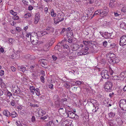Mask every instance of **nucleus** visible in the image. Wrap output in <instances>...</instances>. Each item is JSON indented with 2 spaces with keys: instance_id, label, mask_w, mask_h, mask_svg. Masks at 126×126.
Returning a JSON list of instances; mask_svg holds the SVG:
<instances>
[{
  "instance_id": "obj_61",
  "label": "nucleus",
  "mask_w": 126,
  "mask_h": 126,
  "mask_svg": "<svg viewBox=\"0 0 126 126\" xmlns=\"http://www.w3.org/2000/svg\"><path fill=\"white\" fill-rule=\"evenodd\" d=\"M11 69L13 72H15L16 71V68L14 66L11 67Z\"/></svg>"
},
{
  "instance_id": "obj_58",
  "label": "nucleus",
  "mask_w": 126,
  "mask_h": 126,
  "mask_svg": "<svg viewBox=\"0 0 126 126\" xmlns=\"http://www.w3.org/2000/svg\"><path fill=\"white\" fill-rule=\"evenodd\" d=\"M49 87L51 89H53V85L52 84H50L49 85Z\"/></svg>"
},
{
  "instance_id": "obj_25",
  "label": "nucleus",
  "mask_w": 126,
  "mask_h": 126,
  "mask_svg": "<svg viewBox=\"0 0 126 126\" xmlns=\"http://www.w3.org/2000/svg\"><path fill=\"white\" fill-rule=\"evenodd\" d=\"M120 27L121 28L126 30V24L124 22H122L120 24Z\"/></svg>"
},
{
  "instance_id": "obj_6",
  "label": "nucleus",
  "mask_w": 126,
  "mask_h": 126,
  "mask_svg": "<svg viewBox=\"0 0 126 126\" xmlns=\"http://www.w3.org/2000/svg\"><path fill=\"white\" fill-rule=\"evenodd\" d=\"M101 75L102 78L104 79H108L109 77L108 72L106 70L102 71L101 73Z\"/></svg>"
},
{
  "instance_id": "obj_17",
  "label": "nucleus",
  "mask_w": 126,
  "mask_h": 126,
  "mask_svg": "<svg viewBox=\"0 0 126 126\" xmlns=\"http://www.w3.org/2000/svg\"><path fill=\"white\" fill-rule=\"evenodd\" d=\"M79 46L77 44H75L72 47L71 50L72 51H76L79 48Z\"/></svg>"
},
{
  "instance_id": "obj_24",
  "label": "nucleus",
  "mask_w": 126,
  "mask_h": 126,
  "mask_svg": "<svg viewBox=\"0 0 126 126\" xmlns=\"http://www.w3.org/2000/svg\"><path fill=\"white\" fill-rule=\"evenodd\" d=\"M104 35H107V37L108 38L109 37L112 38L114 36L113 35L112 32L110 33H109L108 32H105L104 33Z\"/></svg>"
},
{
  "instance_id": "obj_53",
  "label": "nucleus",
  "mask_w": 126,
  "mask_h": 126,
  "mask_svg": "<svg viewBox=\"0 0 126 126\" xmlns=\"http://www.w3.org/2000/svg\"><path fill=\"white\" fill-rule=\"evenodd\" d=\"M13 18L15 20H17L19 19V17L18 16H16V15L14 16L13 17Z\"/></svg>"
},
{
  "instance_id": "obj_23",
  "label": "nucleus",
  "mask_w": 126,
  "mask_h": 126,
  "mask_svg": "<svg viewBox=\"0 0 126 126\" xmlns=\"http://www.w3.org/2000/svg\"><path fill=\"white\" fill-rule=\"evenodd\" d=\"M108 115L110 118H112L115 116V114L114 112L112 111L108 114Z\"/></svg>"
},
{
  "instance_id": "obj_5",
  "label": "nucleus",
  "mask_w": 126,
  "mask_h": 126,
  "mask_svg": "<svg viewBox=\"0 0 126 126\" xmlns=\"http://www.w3.org/2000/svg\"><path fill=\"white\" fill-rule=\"evenodd\" d=\"M84 49V50L87 51L88 52V54H90L91 53H93L94 52V47L91 46L89 47L87 45L85 46L84 47V48L82 49V50Z\"/></svg>"
},
{
  "instance_id": "obj_54",
  "label": "nucleus",
  "mask_w": 126,
  "mask_h": 126,
  "mask_svg": "<svg viewBox=\"0 0 126 126\" xmlns=\"http://www.w3.org/2000/svg\"><path fill=\"white\" fill-rule=\"evenodd\" d=\"M111 121L112 120H111L110 121H109V122H108V125L110 126H114L113 124L111 122Z\"/></svg>"
},
{
  "instance_id": "obj_18",
  "label": "nucleus",
  "mask_w": 126,
  "mask_h": 126,
  "mask_svg": "<svg viewBox=\"0 0 126 126\" xmlns=\"http://www.w3.org/2000/svg\"><path fill=\"white\" fill-rule=\"evenodd\" d=\"M62 126H69L70 124L67 121L62 120L61 122Z\"/></svg>"
},
{
  "instance_id": "obj_30",
  "label": "nucleus",
  "mask_w": 126,
  "mask_h": 126,
  "mask_svg": "<svg viewBox=\"0 0 126 126\" xmlns=\"http://www.w3.org/2000/svg\"><path fill=\"white\" fill-rule=\"evenodd\" d=\"M39 114L41 116H43L46 113V112L44 111H43L42 110H40L38 112Z\"/></svg>"
},
{
  "instance_id": "obj_10",
  "label": "nucleus",
  "mask_w": 126,
  "mask_h": 126,
  "mask_svg": "<svg viewBox=\"0 0 126 126\" xmlns=\"http://www.w3.org/2000/svg\"><path fill=\"white\" fill-rule=\"evenodd\" d=\"M45 29L47 31H48V33L49 34L51 33H53L54 32V28L51 26L46 27Z\"/></svg>"
},
{
  "instance_id": "obj_49",
  "label": "nucleus",
  "mask_w": 126,
  "mask_h": 126,
  "mask_svg": "<svg viewBox=\"0 0 126 126\" xmlns=\"http://www.w3.org/2000/svg\"><path fill=\"white\" fill-rule=\"evenodd\" d=\"M40 79L41 81L43 83H44L45 82V78L44 77L42 76L40 77Z\"/></svg>"
},
{
  "instance_id": "obj_20",
  "label": "nucleus",
  "mask_w": 126,
  "mask_h": 126,
  "mask_svg": "<svg viewBox=\"0 0 126 126\" xmlns=\"http://www.w3.org/2000/svg\"><path fill=\"white\" fill-rule=\"evenodd\" d=\"M3 113L4 115H5L8 117H10V113L7 110H4Z\"/></svg>"
},
{
  "instance_id": "obj_41",
  "label": "nucleus",
  "mask_w": 126,
  "mask_h": 126,
  "mask_svg": "<svg viewBox=\"0 0 126 126\" xmlns=\"http://www.w3.org/2000/svg\"><path fill=\"white\" fill-rule=\"evenodd\" d=\"M20 91L21 90L20 89L17 88V89L14 92L15 93L17 94H19Z\"/></svg>"
},
{
  "instance_id": "obj_27",
  "label": "nucleus",
  "mask_w": 126,
  "mask_h": 126,
  "mask_svg": "<svg viewBox=\"0 0 126 126\" xmlns=\"http://www.w3.org/2000/svg\"><path fill=\"white\" fill-rule=\"evenodd\" d=\"M18 69L19 70L24 73L26 70V68L25 67H23L22 66H19L18 67Z\"/></svg>"
},
{
  "instance_id": "obj_32",
  "label": "nucleus",
  "mask_w": 126,
  "mask_h": 126,
  "mask_svg": "<svg viewBox=\"0 0 126 126\" xmlns=\"http://www.w3.org/2000/svg\"><path fill=\"white\" fill-rule=\"evenodd\" d=\"M38 40H34V39L32 38V41H31L32 44L33 45H36L38 42Z\"/></svg>"
},
{
  "instance_id": "obj_33",
  "label": "nucleus",
  "mask_w": 126,
  "mask_h": 126,
  "mask_svg": "<svg viewBox=\"0 0 126 126\" xmlns=\"http://www.w3.org/2000/svg\"><path fill=\"white\" fill-rule=\"evenodd\" d=\"M35 93L37 96H39L40 95L39 90L38 88H36L35 89Z\"/></svg>"
},
{
  "instance_id": "obj_19",
  "label": "nucleus",
  "mask_w": 126,
  "mask_h": 126,
  "mask_svg": "<svg viewBox=\"0 0 126 126\" xmlns=\"http://www.w3.org/2000/svg\"><path fill=\"white\" fill-rule=\"evenodd\" d=\"M101 13V16H103V15L104 16L106 15L108 13L109 11L107 10V11H105L104 10H100Z\"/></svg>"
},
{
  "instance_id": "obj_15",
  "label": "nucleus",
  "mask_w": 126,
  "mask_h": 126,
  "mask_svg": "<svg viewBox=\"0 0 126 126\" xmlns=\"http://www.w3.org/2000/svg\"><path fill=\"white\" fill-rule=\"evenodd\" d=\"M115 120L117 122L118 125L119 126L123 124V122L121 118L119 117L116 118Z\"/></svg>"
},
{
  "instance_id": "obj_3",
  "label": "nucleus",
  "mask_w": 126,
  "mask_h": 126,
  "mask_svg": "<svg viewBox=\"0 0 126 126\" xmlns=\"http://www.w3.org/2000/svg\"><path fill=\"white\" fill-rule=\"evenodd\" d=\"M120 77L123 79L126 78V71L121 72L119 75V77L116 75L112 76V79L114 80H118L120 79Z\"/></svg>"
},
{
  "instance_id": "obj_47",
  "label": "nucleus",
  "mask_w": 126,
  "mask_h": 126,
  "mask_svg": "<svg viewBox=\"0 0 126 126\" xmlns=\"http://www.w3.org/2000/svg\"><path fill=\"white\" fill-rule=\"evenodd\" d=\"M9 41L10 43L11 44H12L14 41V39L11 38L9 39Z\"/></svg>"
},
{
  "instance_id": "obj_38",
  "label": "nucleus",
  "mask_w": 126,
  "mask_h": 126,
  "mask_svg": "<svg viewBox=\"0 0 126 126\" xmlns=\"http://www.w3.org/2000/svg\"><path fill=\"white\" fill-rule=\"evenodd\" d=\"M73 35V33L72 31H71L70 32H68L67 33V35L69 37H71V36Z\"/></svg>"
},
{
  "instance_id": "obj_8",
  "label": "nucleus",
  "mask_w": 126,
  "mask_h": 126,
  "mask_svg": "<svg viewBox=\"0 0 126 126\" xmlns=\"http://www.w3.org/2000/svg\"><path fill=\"white\" fill-rule=\"evenodd\" d=\"M92 12H90L89 11H88L87 13L86 14L87 16H83L81 17V19L83 20H84L85 19L87 20V18H88V17L89 18L91 17V15H92Z\"/></svg>"
},
{
  "instance_id": "obj_46",
  "label": "nucleus",
  "mask_w": 126,
  "mask_h": 126,
  "mask_svg": "<svg viewBox=\"0 0 126 126\" xmlns=\"http://www.w3.org/2000/svg\"><path fill=\"white\" fill-rule=\"evenodd\" d=\"M82 82L83 83L82 81L81 82L80 81H77L75 82V83L76 85H80L82 84Z\"/></svg>"
},
{
  "instance_id": "obj_22",
  "label": "nucleus",
  "mask_w": 126,
  "mask_h": 126,
  "mask_svg": "<svg viewBox=\"0 0 126 126\" xmlns=\"http://www.w3.org/2000/svg\"><path fill=\"white\" fill-rule=\"evenodd\" d=\"M34 36H36L37 37H41L43 36V32L42 31H38L36 33H34Z\"/></svg>"
},
{
  "instance_id": "obj_14",
  "label": "nucleus",
  "mask_w": 126,
  "mask_h": 126,
  "mask_svg": "<svg viewBox=\"0 0 126 126\" xmlns=\"http://www.w3.org/2000/svg\"><path fill=\"white\" fill-rule=\"evenodd\" d=\"M83 48H82V51L79 52L77 54L78 56H81L88 54V53L87 51L84 50L83 49L82 50V49Z\"/></svg>"
},
{
  "instance_id": "obj_52",
  "label": "nucleus",
  "mask_w": 126,
  "mask_h": 126,
  "mask_svg": "<svg viewBox=\"0 0 126 126\" xmlns=\"http://www.w3.org/2000/svg\"><path fill=\"white\" fill-rule=\"evenodd\" d=\"M4 74V72L3 70H1L0 71V75L2 76H3Z\"/></svg>"
},
{
  "instance_id": "obj_12",
  "label": "nucleus",
  "mask_w": 126,
  "mask_h": 126,
  "mask_svg": "<svg viewBox=\"0 0 126 126\" xmlns=\"http://www.w3.org/2000/svg\"><path fill=\"white\" fill-rule=\"evenodd\" d=\"M119 106L120 108L123 107V106L126 104V99H121L119 102Z\"/></svg>"
},
{
  "instance_id": "obj_34",
  "label": "nucleus",
  "mask_w": 126,
  "mask_h": 126,
  "mask_svg": "<svg viewBox=\"0 0 126 126\" xmlns=\"http://www.w3.org/2000/svg\"><path fill=\"white\" fill-rule=\"evenodd\" d=\"M30 89L31 92L34 93L35 89L34 87L33 86H31L30 87Z\"/></svg>"
},
{
  "instance_id": "obj_36",
  "label": "nucleus",
  "mask_w": 126,
  "mask_h": 126,
  "mask_svg": "<svg viewBox=\"0 0 126 126\" xmlns=\"http://www.w3.org/2000/svg\"><path fill=\"white\" fill-rule=\"evenodd\" d=\"M16 55L15 53H14L13 54H12L11 55V57H10L13 59H15V58L17 59L18 58V57L16 56Z\"/></svg>"
},
{
  "instance_id": "obj_9",
  "label": "nucleus",
  "mask_w": 126,
  "mask_h": 126,
  "mask_svg": "<svg viewBox=\"0 0 126 126\" xmlns=\"http://www.w3.org/2000/svg\"><path fill=\"white\" fill-rule=\"evenodd\" d=\"M57 16L59 19L60 20V21L61 22L63 20L64 14L63 12H61L60 13H58Z\"/></svg>"
},
{
  "instance_id": "obj_48",
  "label": "nucleus",
  "mask_w": 126,
  "mask_h": 126,
  "mask_svg": "<svg viewBox=\"0 0 126 126\" xmlns=\"http://www.w3.org/2000/svg\"><path fill=\"white\" fill-rule=\"evenodd\" d=\"M103 46L104 47H106L107 46L108 43L107 41H105L103 43Z\"/></svg>"
},
{
  "instance_id": "obj_29",
  "label": "nucleus",
  "mask_w": 126,
  "mask_h": 126,
  "mask_svg": "<svg viewBox=\"0 0 126 126\" xmlns=\"http://www.w3.org/2000/svg\"><path fill=\"white\" fill-rule=\"evenodd\" d=\"M47 61L45 59H43L42 60L41 62L43 64V65H42L43 67L44 68L45 67L44 66L45 65L47 64Z\"/></svg>"
},
{
  "instance_id": "obj_56",
  "label": "nucleus",
  "mask_w": 126,
  "mask_h": 126,
  "mask_svg": "<svg viewBox=\"0 0 126 126\" xmlns=\"http://www.w3.org/2000/svg\"><path fill=\"white\" fill-rule=\"evenodd\" d=\"M16 31L17 32H19L21 30V29L19 27H17L16 29Z\"/></svg>"
},
{
  "instance_id": "obj_63",
  "label": "nucleus",
  "mask_w": 126,
  "mask_h": 126,
  "mask_svg": "<svg viewBox=\"0 0 126 126\" xmlns=\"http://www.w3.org/2000/svg\"><path fill=\"white\" fill-rule=\"evenodd\" d=\"M33 8V7L32 6L30 5L29 6L28 9L29 10L31 11L32 10Z\"/></svg>"
},
{
  "instance_id": "obj_2",
  "label": "nucleus",
  "mask_w": 126,
  "mask_h": 126,
  "mask_svg": "<svg viewBox=\"0 0 126 126\" xmlns=\"http://www.w3.org/2000/svg\"><path fill=\"white\" fill-rule=\"evenodd\" d=\"M112 83L111 81H107L105 83V88L107 92H111L112 90Z\"/></svg>"
},
{
  "instance_id": "obj_42",
  "label": "nucleus",
  "mask_w": 126,
  "mask_h": 126,
  "mask_svg": "<svg viewBox=\"0 0 126 126\" xmlns=\"http://www.w3.org/2000/svg\"><path fill=\"white\" fill-rule=\"evenodd\" d=\"M114 2H110L109 3L110 6L111 8H113L114 7Z\"/></svg>"
},
{
  "instance_id": "obj_26",
  "label": "nucleus",
  "mask_w": 126,
  "mask_h": 126,
  "mask_svg": "<svg viewBox=\"0 0 126 126\" xmlns=\"http://www.w3.org/2000/svg\"><path fill=\"white\" fill-rule=\"evenodd\" d=\"M32 38L33 39L34 41V40H38V38L36 36H34V35H33L32 34H31L30 35V39L31 41H32Z\"/></svg>"
},
{
  "instance_id": "obj_44",
  "label": "nucleus",
  "mask_w": 126,
  "mask_h": 126,
  "mask_svg": "<svg viewBox=\"0 0 126 126\" xmlns=\"http://www.w3.org/2000/svg\"><path fill=\"white\" fill-rule=\"evenodd\" d=\"M122 12L126 13V5L123 6L121 9Z\"/></svg>"
},
{
  "instance_id": "obj_35",
  "label": "nucleus",
  "mask_w": 126,
  "mask_h": 126,
  "mask_svg": "<svg viewBox=\"0 0 126 126\" xmlns=\"http://www.w3.org/2000/svg\"><path fill=\"white\" fill-rule=\"evenodd\" d=\"M53 121H50L47 123L46 126H53Z\"/></svg>"
},
{
  "instance_id": "obj_7",
  "label": "nucleus",
  "mask_w": 126,
  "mask_h": 126,
  "mask_svg": "<svg viewBox=\"0 0 126 126\" xmlns=\"http://www.w3.org/2000/svg\"><path fill=\"white\" fill-rule=\"evenodd\" d=\"M119 44L120 46H122L126 45V35H124L120 38Z\"/></svg>"
},
{
  "instance_id": "obj_28",
  "label": "nucleus",
  "mask_w": 126,
  "mask_h": 126,
  "mask_svg": "<svg viewBox=\"0 0 126 126\" xmlns=\"http://www.w3.org/2000/svg\"><path fill=\"white\" fill-rule=\"evenodd\" d=\"M10 115L12 118H15L17 116V114L15 111L12 112L10 113Z\"/></svg>"
},
{
  "instance_id": "obj_39",
  "label": "nucleus",
  "mask_w": 126,
  "mask_h": 126,
  "mask_svg": "<svg viewBox=\"0 0 126 126\" xmlns=\"http://www.w3.org/2000/svg\"><path fill=\"white\" fill-rule=\"evenodd\" d=\"M115 47H116V46L115 44L113 43L111 44L110 46L109 47V48H110L109 49H111L112 48H115Z\"/></svg>"
},
{
  "instance_id": "obj_51",
  "label": "nucleus",
  "mask_w": 126,
  "mask_h": 126,
  "mask_svg": "<svg viewBox=\"0 0 126 126\" xmlns=\"http://www.w3.org/2000/svg\"><path fill=\"white\" fill-rule=\"evenodd\" d=\"M16 125H17V126H22L20 121H17L16 122Z\"/></svg>"
},
{
  "instance_id": "obj_31",
  "label": "nucleus",
  "mask_w": 126,
  "mask_h": 126,
  "mask_svg": "<svg viewBox=\"0 0 126 126\" xmlns=\"http://www.w3.org/2000/svg\"><path fill=\"white\" fill-rule=\"evenodd\" d=\"M31 16V15L30 13H27L25 14L24 16V17L25 18H28Z\"/></svg>"
},
{
  "instance_id": "obj_13",
  "label": "nucleus",
  "mask_w": 126,
  "mask_h": 126,
  "mask_svg": "<svg viewBox=\"0 0 126 126\" xmlns=\"http://www.w3.org/2000/svg\"><path fill=\"white\" fill-rule=\"evenodd\" d=\"M40 18V14L39 13L36 14L35 16V21L34 23L35 24H37Z\"/></svg>"
},
{
  "instance_id": "obj_50",
  "label": "nucleus",
  "mask_w": 126,
  "mask_h": 126,
  "mask_svg": "<svg viewBox=\"0 0 126 126\" xmlns=\"http://www.w3.org/2000/svg\"><path fill=\"white\" fill-rule=\"evenodd\" d=\"M121 108L123 110L126 111V104L123 106V107H122Z\"/></svg>"
},
{
  "instance_id": "obj_37",
  "label": "nucleus",
  "mask_w": 126,
  "mask_h": 126,
  "mask_svg": "<svg viewBox=\"0 0 126 126\" xmlns=\"http://www.w3.org/2000/svg\"><path fill=\"white\" fill-rule=\"evenodd\" d=\"M51 15L53 17H55L56 16V14L55 13H54V11L53 9L51 10Z\"/></svg>"
},
{
  "instance_id": "obj_60",
  "label": "nucleus",
  "mask_w": 126,
  "mask_h": 126,
  "mask_svg": "<svg viewBox=\"0 0 126 126\" xmlns=\"http://www.w3.org/2000/svg\"><path fill=\"white\" fill-rule=\"evenodd\" d=\"M52 58L53 60L54 61H56L57 59V57L55 55H53L52 56Z\"/></svg>"
},
{
  "instance_id": "obj_21",
  "label": "nucleus",
  "mask_w": 126,
  "mask_h": 126,
  "mask_svg": "<svg viewBox=\"0 0 126 126\" xmlns=\"http://www.w3.org/2000/svg\"><path fill=\"white\" fill-rule=\"evenodd\" d=\"M92 41H83V43L85 45V46L87 45L89 46V44L90 45V44L92 45Z\"/></svg>"
},
{
  "instance_id": "obj_4",
  "label": "nucleus",
  "mask_w": 126,
  "mask_h": 126,
  "mask_svg": "<svg viewBox=\"0 0 126 126\" xmlns=\"http://www.w3.org/2000/svg\"><path fill=\"white\" fill-rule=\"evenodd\" d=\"M67 113L68 116L70 118L74 120L77 119L79 118V116L77 114L71 111H68Z\"/></svg>"
},
{
  "instance_id": "obj_64",
  "label": "nucleus",
  "mask_w": 126,
  "mask_h": 126,
  "mask_svg": "<svg viewBox=\"0 0 126 126\" xmlns=\"http://www.w3.org/2000/svg\"><path fill=\"white\" fill-rule=\"evenodd\" d=\"M7 95L9 96H11L12 95V94L9 91L7 92Z\"/></svg>"
},
{
  "instance_id": "obj_1",
  "label": "nucleus",
  "mask_w": 126,
  "mask_h": 126,
  "mask_svg": "<svg viewBox=\"0 0 126 126\" xmlns=\"http://www.w3.org/2000/svg\"><path fill=\"white\" fill-rule=\"evenodd\" d=\"M107 58L109 62L110 63H117L119 61L118 58L116 57L115 55L113 53H110Z\"/></svg>"
},
{
  "instance_id": "obj_59",
  "label": "nucleus",
  "mask_w": 126,
  "mask_h": 126,
  "mask_svg": "<svg viewBox=\"0 0 126 126\" xmlns=\"http://www.w3.org/2000/svg\"><path fill=\"white\" fill-rule=\"evenodd\" d=\"M10 104L12 106H14L15 104V102L14 100H13L10 102Z\"/></svg>"
},
{
  "instance_id": "obj_16",
  "label": "nucleus",
  "mask_w": 126,
  "mask_h": 126,
  "mask_svg": "<svg viewBox=\"0 0 126 126\" xmlns=\"http://www.w3.org/2000/svg\"><path fill=\"white\" fill-rule=\"evenodd\" d=\"M97 15L101 16L100 10H98L95 11L94 14L91 18V19L92 18L95 16H96Z\"/></svg>"
},
{
  "instance_id": "obj_55",
  "label": "nucleus",
  "mask_w": 126,
  "mask_h": 126,
  "mask_svg": "<svg viewBox=\"0 0 126 126\" xmlns=\"http://www.w3.org/2000/svg\"><path fill=\"white\" fill-rule=\"evenodd\" d=\"M62 46L63 48H65L66 49H67L69 47L66 44L63 45Z\"/></svg>"
},
{
  "instance_id": "obj_62",
  "label": "nucleus",
  "mask_w": 126,
  "mask_h": 126,
  "mask_svg": "<svg viewBox=\"0 0 126 126\" xmlns=\"http://www.w3.org/2000/svg\"><path fill=\"white\" fill-rule=\"evenodd\" d=\"M48 32L47 31L43 32V36L46 34H49V33H48Z\"/></svg>"
},
{
  "instance_id": "obj_43",
  "label": "nucleus",
  "mask_w": 126,
  "mask_h": 126,
  "mask_svg": "<svg viewBox=\"0 0 126 126\" xmlns=\"http://www.w3.org/2000/svg\"><path fill=\"white\" fill-rule=\"evenodd\" d=\"M114 72V70H112V69H111V68L110 69H109V73H110V75H112Z\"/></svg>"
},
{
  "instance_id": "obj_11",
  "label": "nucleus",
  "mask_w": 126,
  "mask_h": 126,
  "mask_svg": "<svg viewBox=\"0 0 126 126\" xmlns=\"http://www.w3.org/2000/svg\"><path fill=\"white\" fill-rule=\"evenodd\" d=\"M54 100L55 101V103L57 107H59L60 102H59V98L58 96H55L54 97Z\"/></svg>"
},
{
  "instance_id": "obj_57",
  "label": "nucleus",
  "mask_w": 126,
  "mask_h": 126,
  "mask_svg": "<svg viewBox=\"0 0 126 126\" xmlns=\"http://www.w3.org/2000/svg\"><path fill=\"white\" fill-rule=\"evenodd\" d=\"M65 87L66 88H69L70 87V85L68 83H66V85H65Z\"/></svg>"
},
{
  "instance_id": "obj_40",
  "label": "nucleus",
  "mask_w": 126,
  "mask_h": 126,
  "mask_svg": "<svg viewBox=\"0 0 126 126\" xmlns=\"http://www.w3.org/2000/svg\"><path fill=\"white\" fill-rule=\"evenodd\" d=\"M10 12L11 14L14 16H15L17 14V13L16 12H14L13 10H11Z\"/></svg>"
},
{
  "instance_id": "obj_45",
  "label": "nucleus",
  "mask_w": 126,
  "mask_h": 126,
  "mask_svg": "<svg viewBox=\"0 0 126 126\" xmlns=\"http://www.w3.org/2000/svg\"><path fill=\"white\" fill-rule=\"evenodd\" d=\"M92 103L93 104V107H95L94 105V104H98V103L97 101L96 100H93V101L92 102Z\"/></svg>"
}]
</instances>
